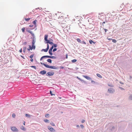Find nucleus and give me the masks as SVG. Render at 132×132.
Here are the masks:
<instances>
[{
    "mask_svg": "<svg viewBox=\"0 0 132 132\" xmlns=\"http://www.w3.org/2000/svg\"><path fill=\"white\" fill-rule=\"evenodd\" d=\"M25 116L28 118L30 117V115L28 114H26Z\"/></svg>",
    "mask_w": 132,
    "mask_h": 132,
    "instance_id": "393cba45",
    "label": "nucleus"
},
{
    "mask_svg": "<svg viewBox=\"0 0 132 132\" xmlns=\"http://www.w3.org/2000/svg\"><path fill=\"white\" fill-rule=\"evenodd\" d=\"M25 121H24V122L23 123V124L24 125H25Z\"/></svg>",
    "mask_w": 132,
    "mask_h": 132,
    "instance_id": "338daca9",
    "label": "nucleus"
},
{
    "mask_svg": "<svg viewBox=\"0 0 132 132\" xmlns=\"http://www.w3.org/2000/svg\"><path fill=\"white\" fill-rule=\"evenodd\" d=\"M21 30H22V32H25V28H24V27H23V28H22V29Z\"/></svg>",
    "mask_w": 132,
    "mask_h": 132,
    "instance_id": "c756f323",
    "label": "nucleus"
},
{
    "mask_svg": "<svg viewBox=\"0 0 132 132\" xmlns=\"http://www.w3.org/2000/svg\"><path fill=\"white\" fill-rule=\"evenodd\" d=\"M52 91H51L50 90V93L51 94L52 96L53 95H55V94H52Z\"/></svg>",
    "mask_w": 132,
    "mask_h": 132,
    "instance_id": "79ce46f5",
    "label": "nucleus"
},
{
    "mask_svg": "<svg viewBox=\"0 0 132 132\" xmlns=\"http://www.w3.org/2000/svg\"><path fill=\"white\" fill-rule=\"evenodd\" d=\"M46 71L45 70H43L42 71H41L39 72V73L42 75H44L45 74H46Z\"/></svg>",
    "mask_w": 132,
    "mask_h": 132,
    "instance_id": "6e6552de",
    "label": "nucleus"
},
{
    "mask_svg": "<svg viewBox=\"0 0 132 132\" xmlns=\"http://www.w3.org/2000/svg\"><path fill=\"white\" fill-rule=\"evenodd\" d=\"M119 88L122 90H124V89L123 88L121 87H119Z\"/></svg>",
    "mask_w": 132,
    "mask_h": 132,
    "instance_id": "49530a36",
    "label": "nucleus"
},
{
    "mask_svg": "<svg viewBox=\"0 0 132 132\" xmlns=\"http://www.w3.org/2000/svg\"><path fill=\"white\" fill-rule=\"evenodd\" d=\"M49 44H51V45H53V44H54V43H53V42H50V43Z\"/></svg>",
    "mask_w": 132,
    "mask_h": 132,
    "instance_id": "37998d69",
    "label": "nucleus"
},
{
    "mask_svg": "<svg viewBox=\"0 0 132 132\" xmlns=\"http://www.w3.org/2000/svg\"><path fill=\"white\" fill-rule=\"evenodd\" d=\"M27 31L28 32H29L30 33V34L32 32L31 31L29 30H27Z\"/></svg>",
    "mask_w": 132,
    "mask_h": 132,
    "instance_id": "8fccbe9b",
    "label": "nucleus"
},
{
    "mask_svg": "<svg viewBox=\"0 0 132 132\" xmlns=\"http://www.w3.org/2000/svg\"><path fill=\"white\" fill-rule=\"evenodd\" d=\"M105 23V22H103V23H102V25L103 26V24H104Z\"/></svg>",
    "mask_w": 132,
    "mask_h": 132,
    "instance_id": "680f3d73",
    "label": "nucleus"
},
{
    "mask_svg": "<svg viewBox=\"0 0 132 132\" xmlns=\"http://www.w3.org/2000/svg\"><path fill=\"white\" fill-rule=\"evenodd\" d=\"M49 114H46L45 115V117L47 118H48V117H49Z\"/></svg>",
    "mask_w": 132,
    "mask_h": 132,
    "instance_id": "72a5a7b5",
    "label": "nucleus"
},
{
    "mask_svg": "<svg viewBox=\"0 0 132 132\" xmlns=\"http://www.w3.org/2000/svg\"><path fill=\"white\" fill-rule=\"evenodd\" d=\"M11 129L13 132H17L18 131V129L15 126H13L11 127Z\"/></svg>",
    "mask_w": 132,
    "mask_h": 132,
    "instance_id": "20e7f679",
    "label": "nucleus"
},
{
    "mask_svg": "<svg viewBox=\"0 0 132 132\" xmlns=\"http://www.w3.org/2000/svg\"><path fill=\"white\" fill-rule=\"evenodd\" d=\"M31 67L32 68H33L35 69H36V67L35 66H31Z\"/></svg>",
    "mask_w": 132,
    "mask_h": 132,
    "instance_id": "4c0bfd02",
    "label": "nucleus"
},
{
    "mask_svg": "<svg viewBox=\"0 0 132 132\" xmlns=\"http://www.w3.org/2000/svg\"><path fill=\"white\" fill-rule=\"evenodd\" d=\"M76 127H79L80 126H79V125H76Z\"/></svg>",
    "mask_w": 132,
    "mask_h": 132,
    "instance_id": "69168bd1",
    "label": "nucleus"
},
{
    "mask_svg": "<svg viewBox=\"0 0 132 132\" xmlns=\"http://www.w3.org/2000/svg\"><path fill=\"white\" fill-rule=\"evenodd\" d=\"M129 125L130 127H131L132 128V123L130 122L129 124Z\"/></svg>",
    "mask_w": 132,
    "mask_h": 132,
    "instance_id": "c85d7f7f",
    "label": "nucleus"
},
{
    "mask_svg": "<svg viewBox=\"0 0 132 132\" xmlns=\"http://www.w3.org/2000/svg\"><path fill=\"white\" fill-rule=\"evenodd\" d=\"M30 61L31 62H33V59L32 58H31L30 59Z\"/></svg>",
    "mask_w": 132,
    "mask_h": 132,
    "instance_id": "bf43d9fd",
    "label": "nucleus"
},
{
    "mask_svg": "<svg viewBox=\"0 0 132 132\" xmlns=\"http://www.w3.org/2000/svg\"><path fill=\"white\" fill-rule=\"evenodd\" d=\"M112 40V42L114 43H116L117 42V41L115 39H111Z\"/></svg>",
    "mask_w": 132,
    "mask_h": 132,
    "instance_id": "7c9ffc66",
    "label": "nucleus"
},
{
    "mask_svg": "<svg viewBox=\"0 0 132 132\" xmlns=\"http://www.w3.org/2000/svg\"><path fill=\"white\" fill-rule=\"evenodd\" d=\"M37 22V20H35L32 22L35 25V26H36Z\"/></svg>",
    "mask_w": 132,
    "mask_h": 132,
    "instance_id": "a211bd4d",
    "label": "nucleus"
},
{
    "mask_svg": "<svg viewBox=\"0 0 132 132\" xmlns=\"http://www.w3.org/2000/svg\"><path fill=\"white\" fill-rule=\"evenodd\" d=\"M85 122V120H84V119L82 120V121H81L82 123H84Z\"/></svg>",
    "mask_w": 132,
    "mask_h": 132,
    "instance_id": "864d4df0",
    "label": "nucleus"
},
{
    "mask_svg": "<svg viewBox=\"0 0 132 132\" xmlns=\"http://www.w3.org/2000/svg\"><path fill=\"white\" fill-rule=\"evenodd\" d=\"M47 61L48 62L51 63L52 62V60L51 59H48L47 60Z\"/></svg>",
    "mask_w": 132,
    "mask_h": 132,
    "instance_id": "6ab92c4d",
    "label": "nucleus"
},
{
    "mask_svg": "<svg viewBox=\"0 0 132 132\" xmlns=\"http://www.w3.org/2000/svg\"><path fill=\"white\" fill-rule=\"evenodd\" d=\"M29 48L27 49V50L29 51H30V50H32V49L34 50L36 48L35 47L33 46V47L31 45V46L30 45H29Z\"/></svg>",
    "mask_w": 132,
    "mask_h": 132,
    "instance_id": "0eeeda50",
    "label": "nucleus"
},
{
    "mask_svg": "<svg viewBox=\"0 0 132 132\" xmlns=\"http://www.w3.org/2000/svg\"><path fill=\"white\" fill-rule=\"evenodd\" d=\"M48 129L49 130L52 131V132H54L53 131H55L54 129V128H53L52 127H48Z\"/></svg>",
    "mask_w": 132,
    "mask_h": 132,
    "instance_id": "ddd939ff",
    "label": "nucleus"
},
{
    "mask_svg": "<svg viewBox=\"0 0 132 132\" xmlns=\"http://www.w3.org/2000/svg\"><path fill=\"white\" fill-rule=\"evenodd\" d=\"M104 30L105 31V32H106L108 30L107 29H104Z\"/></svg>",
    "mask_w": 132,
    "mask_h": 132,
    "instance_id": "052dcab7",
    "label": "nucleus"
},
{
    "mask_svg": "<svg viewBox=\"0 0 132 132\" xmlns=\"http://www.w3.org/2000/svg\"><path fill=\"white\" fill-rule=\"evenodd\" d=\"M89 42L90 44H92V43H93L94 44H95L96 43L95 42H94L92 40H89Z\"/></svg>",
    "mask_w": 132,
    "mask_h": 132,
    "instance_id": "4468645a",
    "label": "nucleus"
},
{
    "mask_svg": "<svg viewBox=\"0 0 132 132\" xmlns=\"http://www.w3.org/2000/svg\"><path fill=\"white\" fill-rule=\"evenodd\" d=\"M45 41L46 42V43H47V44H49L50 42V40H48V39L46 40Z\"/></svg>",
    "mask_w": 132,
    "mask_h": 132,
    "instance_id": "bb28decb",
    "label": "nucleus"
},
{
    "mask_svg": "<svg viewBox=\"0 0 132 132\" xmlns=\"http://www.w3.org/2000/svg\"><path fill=\"white\" fill-rule=\"evenodd\" d=\"M53 49V48L52 47H51L50 48V49L49 50L48 52H49V54L51 55H53V53L52 52V50Z\"/></svg>",
    "mask_w": 132,
    "mask_h": 132,
    "instance_id": "1a4fd4ad",
    "label": "nucleus"
},
{
    "mask_svg": "<svg viewBox=\"0 0 132 132\" xmlns=\"http://www.w3.org/2000/svg\"><path fill=\"white\" fill-rule=\"evenodd\" d=\"M77 40L78 42L81 43L83 44H86V43L83 40H81L79 38H78L77 39Z\"/></svg>",
    "mask_w": 132,
    "mask_h": 132,
    "instance_id": "423d86ee",
    "label": "nucleus"
},
{
    "mask_svg": "<svg viewBox=\"0 0 132 132\" xmlns=\"http://www.w3.org/2000/svg\"><path fill=\"white\" fill-rule=\"evenodd\" d=\"M82 81L83 82L82 83H84L85 84H87V82L86 81H84L83 80H82V81Z\"/></svg>",
    "mask_w": 132,
    "mask_h": 132,
    "instance_id": "58836bf2",
    "label": "nucleus"
},
{
    "mask_svg": "<svg viewBox=\"0 0 132 132\" xmlns=\"http://www.w3.org/2000/svg\"><path fill=\"white\" fill-rule=\"evenodd\" d=\"M80 126L81 128H83L84 127V126L82 125H80Z\"/></svg>",
    "mask_w": 132,
    "mask_h": 132,
    "instance_id": "de8ad7c7",
    "label": "nucleus"
},
{
    "mask_svg": "<svg viewBox=\"0 0 132 132\" xmlns=\"http://www.w3.org/2000/svg\"><path fill=\"white\" fill-rule=\"evenodd\" d=\"M19 52H20V53H21L22 52V48H21L19 51Z\"/></svg>",
    "mask_w": 132,
    "mask_h": 132,
    "instance_id": "6e6d98bb",
    "label": "nucleus"
},
{
    "mask_svg": "<svg viewBox=\"0 0 132 132\" xmlns=\"http://www.w3.org/2000/svg\"><path fill=\"white\" fill-rule=\"evenodd\" d=\"M40 63L42 65H44L47 68L56 70L59 69V67L58 66H50L41 62H40Z\"/></svg>",
    "mask_w": 132,
    "mask_h": 132,
    "instance_id": "f257e3e1",
    "label": "nucleus"
},
{
    "mask_svg": "<svg viewBox=\"0 0 132 132\" xmlns=\"http://www.w3.org/2000/svg\"><path fill=\"white\" fill-rule=\"evenodd\" d=\"M12 116L14 118H15V114H14V113L13 114Z\"/></svg>",
    "mask_w": 132,
    "mask_h": 132,
    "instance_id": "a18cd8bd",
    "label": "nucleus"
},
{
    "mask_svg": "<svg viewBox=\"0 0 132 132\" xmlns=\"http://www.w3.org/2000/svg\"><path fill=\"white\" fill-rule=\"evenodd\" d=\"M27 31L28 32H29L30 33V34L32 32L31 31L29 30H27Z\"/></svg>",
    "mask_w": 132,
    "mask_h": 132,
    "instance_id": "09e8293b",
    "label": "nucleus"
},
{
    "mask_svg": "<svg viewBox=\"0 0 132 132\" xmlns=\"http://www.w3.org/2000/svg\"><path fill=\"white\" fill-rule=\"evenodd\" d=\"M48 35H45L44 36V40L45 41L46 40H47V38Z\"/></svg>",
    "mask_w": 132,
    "mask_h": 132,
    "instance_id": "dca6fc26",
    "label": "nucleus"
},
{
    "mask_svg": "<svg viewBox=\"0 0 132 132\" xmlns=\"http://www.w3.org/2000/svg\"><path fill=\"white\" fill-rule=\"evenodd\" d=\"M108 86H109L110 87H113V86L112 84H108Z\"/></svg>",
    "mask_w": 132,
    "mask_h": 132,
    "instance_id": "ea45409f",
    "label": "nucleus"
},
{
    "mask_svg": "<svg viewBox=\"0 0 132 132\" xmlns=\"http://www.w3.org/2000/svg\"><path fill=\"white\" fill-rule=\"evenodd\" d=\"M44 121L46 123H49L50 122V121L48 119H44Z\"/></svg>",
    "mask_w": 132,
    "mask_h": 132,
    "instance_id": "5701e85b",
    "label": "nucleus"
},
{
    "mask_svg": "<svg viewBox=\"0 0 132 132\" xmlns=\"http://www.w3.org/2000/svg\"><path fill=\"white\" fill-rule=\"evenodd\" d=\"M57 50V49L56 48H54L53 49V52H55V51H56Z\"/></svg>",
    "mask_w": 132,
    "mask_h": 132,
    "instance_id": "f704fd0d",
    "label": "nucleus"
},
{
    "mask_svg": "<svg viewBox=\"0 0 132 132\" xmlns=\"http://www.w3.org/2000/svg\"><path fill=\"white\" fill-rule=\"evenodd\" d=\"M34 54H32L31 55H30L29 57L30 58H32L34 56Z\"/></svg>",
    "mask_w": 132,
    "mask_h": 132,
    "instance_id": "e433bc0d",
    "label": "nucleus"
},
{
    "mask_svg": "<svg viewBox=\"0 0 132 132\" xmlns=\"http://www.w3.org/2000/svg\"><path fill=\"white\" fill-rule=\"evenodd\" d=\"M77 61V60H76V59H73V60H72L71 61L73 63H74V62H76Z\"/></svg>",
    "mask_w": 132,
    "mask_h": 132,
    "instance_id": "a878e982",
    "label": "nucleus"
},
{
    "mask_svg": "<svg viewBox=\"0 0 132 132\" xmlns=\"http://www.w3.org/2000/svg\"><path fill=\"white\" fill-rule=\"evenodd\" d=\"M21 57H22V58H23V59H24V57L23 56H22V55H21Z\"/></svg>",
    "mask_w": 132,
    "mask_h": 132,
    "instance_id": "0e129e2a",
    "label": "nucleus"
},
{
    "mask_svg": "<svg viewBox=\"0 0 132 132\" xmlns=\"http://www.w3.org/2000/svg\"><path fill=\"white\" fill-rule=\"evenodd\" d=\"M50 124L52 125V126H55V124L54 123H53V122H52V123H51Z\"/></svg>",
    "mask_w": 132,
    "mask_h": 132,
    "instance_id": "c03bdc74",
    "label": "nucleus"
},
{
    "mask_svg": "<svg viewBox=\"0 0 132 132\" xmlns=\"http://www.w3.org/2000/svg\"><path fill=\"white\" fill-rule=\"evenodd\" d=\"M30 34H31V35L32 36V37L31 38V39L36 38L35 36V35L32 32Z\"/></svg>",
    "mask_w": 132,
    "mask_h": 132,
    "instance_id": "2eb2a0df",
    "label": "nucleus"
},
{
    "mask_svg": "<svg viewBox=\"0 0 132 132\" xmlns=\"http://www.w3.org/2000/svg\"><path fill=\"white\" fill-rule=\"evenodd\" d=\"M120 83L121 84H123V83L122 82H120Z\"/></svg>",
    "mask_w": 132,
    "mask_h": 132,
    "instance_id": "774afa93",
    "label": "nucleus"
},
{
    "mask_svg": "<svg viewBox=\"0 0 132 132\" xmlns=\"http://www.w3.org/2000/svg\"><path fill=\"white\" fill-rule=\"evenodd\" d=\"M43 59L45 58H47V55H44L42 56Z\"/></svg>",
    "mask_w": 132,
    "mask_h": 132,
    "instance_id": "a19ab883",
    "label": "nucleus"
},
{
    "mask_svg": "<svg viewBox=\"0 0 132 132\" xmlns=\"http://www.w3.org/2000/svg\"><path fill=\"white\" fill-rule=\"evenodd\" d=\"M43 59V57H41V58H40V61H41L42 60V59Z\"/></svg>",
    "mask_w": 132,
    "mask_h": 132,
    "instance_id": "e2e57ef3",
    "label": "nucleus"
},
{
    "mask_svg": "<svg viewBox=\"0 0 132 132\" xmlns=\"http://www.w3.org/2000/svg\"><path fill=\"white\" fill-rule=\"evenodd\" d=\"M60 68L61 69H63L64 68V67L62 66H60Z\"/></svg>",
    "mask_w": 132,
    "mask_h": 132,
    "instance_id": "5fc2aeb1",
    "label": "nucleus"
},
{
    "mask_svg": "<svg viewBox=\"0 0 132 132\" xmlns=\"http://www.w3.org/2000/svg\"><path fill=\"white\" fill-rule=\"evenodd\" d=\"M54 73L53 71H49L46 74V76H47L50 77L53 76L54 74Z\"/></svg>",
    "mask_w": 132,
    "mask_h": 132,
    "instance_id": "f03ea898",
    "label": "nucleus"
},
{
    "mask_svg": "<svg viewBox=\"0 0 132 132\" xmlns=\"http://www.w3.org/2000/svg\"><path fill=\"white\" fill-rule=\"evenodd\" d=\"M49 45L48 44H47V48H46L48 50L49 49Z\"/></svg>",
    "mask_w": 132,
    "mask_h": 132,
    "instance_id": "473e14b6",
    "label": "nucleus"
},
{
    "mask_svg": "<svg viewBox=\"0 0 132 132\" xmlns=\"http://www.w3.org/2000/svg\"><path fill=\"white\" fill-rule=\"evenodd\" d=\"M33 26V25H32V24H30L29 26V27H32Z\"/></svg>",
    "mask_w": 132,
    "mask_h": 132,
    "instance_id": "4d7b16f0",
    "label": "nucleus"
},
{
    "mask_svg": "<svg viewBox=\"0 0 132 132\" xmlns=\"http://www.w3.org/2000/svg\"><path fill=\"white\" fill-rule=\"evenodd\" d=\"M27 42H25L23 43V44L26 45L27 44Z\"/></svg>",
    "mask_w": 132,
    "mask_h": 132,
    "instance_id": "603ef678",
    "label": "nucleus"
},
{
    "mask_svg": "<svg viewBox=\"0 0 132 132\" xmlns=\"http://www.w3.org/2000/svg\"><path fill=\"white\" fill-rule=\"evenodd\" d=\"M26 49L27 47H24L23 51L24 53L25 52V51L26 50Z\"/></svg>",
    "mask_w": 132,
    "mask_h": 132,
    "instance_id": "cd10ccee",
    "label": "nucleus"
},
{
    "mask_svg": "<svg viewBox=\"0 0 132 132\" xmlns=\"http://www.w3.org/2000/svg\"><path fill=\"white\" fill-rule=\"evenodd\" d=\"M96 75L98 77L100 78H102V76L99 74L97 73Z\"/></svg>",
    "mask_w": 132,
    "mask_h": 132,
    "instance_id": "4be33fe9",
    "label": "nucleus"
},
{
    "mask_svg": "<svg viewBox=\"0 0 132 132\" xmlns=\"http://www.w3.org/2000/svg\"><path fill=\"white\" fill-rule=\"evenodd\" d=\"M83 76L86 79H87L88 80H90L92 79L91 78L87 76H85L84 75H83Z\"/></svg>",
    "mask_w": 132,
    "mask_h": 132,
    "instance_id": "9b49d317",
    "label": "nucleus"
},
{
    "mask_svg": "<svg viewBox=\"0 0 132 132\" xmlns=\"http://www.w3.org/2000/svg\"><path fill=\"white\" fill-rule=\"evenodd\" d=\"M57 46V44H54L51 47L53 48L54 47L55 48Z\"/></svg>",
    "mask_w": 132,
    "mask_h": 132,
    "instance_id": "f3484780",
    "label": "nucleus"
},
{
    "mask_svg": "<svg viewBox=\"0 0 132 132\" xmlns=\"http://www.w3.org/2000/svg\"><path fill=\"white\" fill-rule=\"evenodd\" d=\"M47 58H50L53 59H55L56 57V56L47 55Z\"/></svg>",
    "mask_w": 132,
    "mask_h": 132,
    "instance_id": "9d476101",
    "label": "nucleus"
},
{
    "mask_svg": "<svg viewBox=\"0 0 132 132\" xmlns=\"http://www.w3.org/2000/svg\"><path fill=\"white\" fill-rule=\"evenodd\" d=\"M31 39H32V40L31 41L32 46L33 47L34 46L36 47V46L35 45V44L36 41V38H35Z\"/></svg>",
    "mask_w": 132,
    "mask_h": 132,
    "instance_id": "39448f33",
    "label": "nucleus"
},
{
    "mask_svg": "<svg viewBox=\"0 0 132 132\" xmlns=\"http://www.w3.org/2000/svg\"><path fill=\"white\" fill-rule=\"evenodd\" d=\"M91 82L92 83L95 84V82L94 81L92 80L91 81Z\"/></svg>",
    "mask_w": 132,
    "mask_h": 132,
    "instance_id": "3c124183",
    "label": "nucleus"
},
{
    "mask_svg": "<svg viewBox=\"0 0 132 132\" xmlns=\"http://www.w3.org/2000/svg\"><path fill=\"white\" fill-rule=\"evenodd\" d=\"M68 55L67 54H66V59H67L68 58Z\"/></svg>",
    "mask_w": 132,
    "mask_h": 132,
    "instance_id": "13d9d810",
    "label": "nucleus"
},
{
    "mask_svg": "<svg viewBox=\"0 0 132 132\" xmlns=\"http://www.w3.org/2000/svg\"><path fill=\"white\" fill-rule=\"evenodd\" d=\"M110 129L111 130L113 131V130H116L117 129L114 126L110 127Z\"/></svg>",
    "mask_w": 132,
    "mask_h": 132,
    "instance_id": "f8f14e48",
    "label": "nucleus"
},
{
    "mask_svg": "<svg viewBox=\"0 0 132 132\" xmlns=\"http://www.w3.org/2000/svg\"><path fill=\"white\" fill-rule=\"evenodd\" d=\"M115 92V90L114 89L112 88H110L108 90V92L109 93H113Z\"/></svg>",
    "mask_w": 132,
    "mask_h": 132,
    "instance_id": "7ed1b4c3",
    "label": "nucleus"
},
{
    "mask_svg": "<svg viewBox=\"0 0 132 132\" xmlns=\"http://www.w3.org/2000/svg\"><path fill=\"white\" fill-rule=\"evenodd\" d=\"M31 18H25V20L26 21H29Z\"/></svg>",
    "mask_w": 132,
    "mask_h": 132,
    "instance_id": "2f4dec72",
    "label": "nucleus"
},
{
    "mask_svg": "<svg viewBox=\"0 0 132 132\" xmlns=\"http://www.w3.org/2000/svg\"><path fill=\"white\" fill-rule=\"evenodd\" d=\"M20 128L24 131H25L26 129L23 126H21L20 127Z\"/></svg>",
    "mask_w": 132,
    "mask_h": 132,
    "instance_id": "412c9836",
    "label": "nucleus"
},
{
    "mask_svg": "<svg viewBox=\"0 0 132 132\" xmlns=\"http://www.w3.org/2000/svg\"><path fill=\"white\" fill-rule=\"evenodd\" d=\"M77 78L78 79H79V80H80V81H82V80L81 79V78H79L77 76Z\"/></svg>",
    "mask_w": 132,
    "mask_h": 132,
    "instance_id": "c9c22d12",
    "label": "nucleus"
},
{
    "mask_svg": "<svg viewBox=\"0 0 132 132\" xmlns=\"http://www.w3.org/2000/svg\"><path fill=\"white\" fill-rule=\"evenodd\" d=\"M129 99L130 100H132V94H131L129 97Z\"/></svg>",
    "mask_w": 132,
    "mask_h": 132,
    "instance_id": "b1692460",
    "label": "nucleus"
},
{
    "mask_svg": "<svg viewBox=\"0 0 132 132\" xmlns=\"http://www.w3.org/2000/svg\"><path fill=\"white\" fill-rule=\"evenodd\" d=\"M48 51V50L46 48L45 49H42V50L41 51H44L45 52H47Z\"/></svg>",
    "mask_w": 132,
    "mask_h": 132,
    "instance_id": "aec40b11",
    "label": "nucleus"
}]
</instances>
